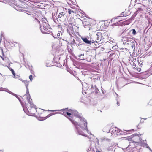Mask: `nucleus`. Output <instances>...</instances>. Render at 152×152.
<instances>
[{
	"mask_svg": "<svg viewBox=\"0 0 152 152\" xmlns=\"http://www.w3.org/2000/svg\"><path fill=\"white\" fill-rule=\"evenodd\" d=\"M70 1L72 2V1L71 0H69Z\"/></svg>",
	"mask_w": 152,
	"mask_h": 152,
	"instance_id": "nucleus-61",
	"label": "nucleus"
},
{
	"mask_svg": "<svg viewBox=\"0 0 152 152\" xmlns=\"http://www.w3.org/2000/svg\"><path fill=\"white\" fill-rule=\"evenodd\" d=\"M3 0H0V2H3Z\"/></svg>",
	"mask_w": 152,
	"mask_h": 152,
	"instance_id": "nucleus-54",
	"label": "nucleus"
},
{
	"mask_svg": "<svg viewBox=\"0 0 152 152\" xmlns=\"http://www.w3.org/2000/svg\"><path fill=\"white\" fill-rule=\"evenodd\" d=\"M54 114L53 113H50L48 114L47 116H46L45 117H44L43 118H44L43 120H45L47 118H48V117L51 116L52 115H53Z\"/></svg>",
	"mask_w": 152,
	"mask_h": 152,
	"instance_id": "nucleus-25",
	"label": "nucleus"
},
{
	"mask_svg": "<svg viewBox=\"0 0 152 152\" xmlns=\"http://www.w3.org/2000/svg\"><path fill=\"white\" fill-rule=\"evenodd\" d=\"M40 28L41 32L43 34H46L48 32H50L51 29L50 25L48 23H40Z\"/></svg>",
	"mask_w": 152,
	"mask_h": 152,
	"instance_id": "nucleus-4",
	"label": "nucleus"
},
{
	"mask_svg": "<svg viewBox=\"0 0 152 152\" xmlns=\"http://www.w3.org/2000/svg\"><path fill=\"white\" fill-rule=\"evenodd\" d=\"M138 10H137V11H141L142 10V9L140 8H138Z\"/></svg>",
	"mask_w": 152,
	"mask_h": 152,
	"instance_id": "nucleus-44",
	"label": "nucleus"
},
{
	"mask_svg": "<svg viewBox=\"0 0 152 152\" xmlns=\"http://www.w3.org/2000/svg\"><path fill=\"white\" fill-rule=\"evenodd\" d=\"M72 12H73V11L71 10H69L68 11V13L69 14H70Z\"/></svg>",
	"mask_w": 152,
	"mask_h": 152,
	"instance_id": "nucleus-35",
	"label": "nucleus"
},
{
	"mask_svg": "<svg viewBox=\"0 0 152 152\" xmlns=\"http://www.w3.org/2000/svg\"><path fill=\"white\" fill-rule=\"evenodd\" d=\"M133 66H134V63H133Z\"/></svg>",
	"mask_w": 152,
	"mask_h": 152,
	"instance_id": "nucleus-62",
	"label": "nucleus"
},
{
	"mask_svg": "<svg viewBox=\"0 0 152 152\" xmlns=\"http://www.w3.org/2000/svg\"><path fill=\"white\" fill-rule=\"evenodd\" d=\"M22 82H23L25 85V86L26 87V88H28V83L27 80H22Z\"/></svg>",
	"mask_w": 152,
	"mask_h": 152,
	"instance_id": "nucleus-24",
	"label": "nucleus"
},
{
	"mask_svg": "<svg viewBox=\"0 0 152 152\" xmlns=\"http://www.w3.org/2000/svg\"><path fill=\"white\" fill-rule=\"evenodd\" d=\"M135 135V134H134L132 135L131 136H129V137H128L126 138V139H127L129 141H133V138L134 137V136Z\"/></svg>",
	"mask_w": 152,
	"mask_h": 152,
	"instance_id": "nucleus-20",
	"label": "nucleus"
},
{
	"mask_svg": "<svg viewBox=\"0 0 152 152\" xmlns=\"http://www.w3.org/2000/svg\"><path fill=\"white\" fill-rule=\"evenodd\" d=\"M81 38L83 41L86 44L91 45V43H94L95 45L97 46L96 44V41L92 39L91 37H89L88 36L85 37H81Z\"/></svg>",
	"mask_w": 152,
	"mask_h": 152,
	"instance_id": "nucleus-6",
	"label": "nucleus"
},
{
	"mask_svg": "<svg viewBox=\"0 0 152 152\" xmlns=\"http://www.w3.org/2000/svg\"><path fill=\"white\" fill-rule=\"evenodd\" d=\"M83 56H84V54H81L79 55L78 56L80 58V59L81 60H84V58H83Z\"/></svg>",
	"mask_w": 152,
	"mask_h": 152,
	"instance_id": "nucleus-27",
	"label": "nucleus"
},
{
	"mask_svg": "<svg viewBox=\"0 0 152 152\" xmlns=\"http://www.w3.org/2000/svg\"><path fill=\"white\" fill-rule=\"evenodd\" d=\"M1 39L0 40V42H1Z\"/></svg>",
	"mask_w": 152,
	"mask_h": 152,
	"instance_id": "nucleus-64",
	"label": "nucleus"
},
{
	"mask_svg": "<svg viewBox=\"0 0 152 152\" xmlns=\"http://www.w3.org/2000/svg\"><path fill=\"white\" fill-rule=\"evenodd\" d=\"M75 78L77 80H79L80 82H81V80H80L76 76Z\"/></svg>",
	"mask_w": 152,
	"mask_h": 152,
	"instance_id": "nucleus-41",
	"label": "nucleus"
},
{
	"mask_svg": "<svg viewBox=\"0 0 152 152\" xmlns=\"http://www.w3.org/2000/svg\"><path fill=\"white\" fill-rule=\"evenodd\" d=\"M90 87V89L91 90V93L95 92L96 94H98L99 91L97 88L96 85L94 86L93 85H91L90 86L88 87V88Z\"/></svg>",
	"mask_w": 152,
	"mask_h": 152,
	"instance_id": "nucleus-9",
	"label": "nucleus"
},
{
	"mask_svg": "<svg viewBox=\"0 0 152 152\" xmlns=\"http://www.w3.org/2000/svg\"><path fill=\"white\" fill-rule=\"evenodd\" d=\"M0 91H6L9 93L15 96H17V95L13 93L12 92L9 90L8 89L6 88H3L2 87L0 88Z\"/></svg>",
	"mask_w": 152,
	"mask_h": 152,
	"instance_id": "nucleus-13",
	"label": "nucleus"
},
{
	"mask_svg": "<svg viewBox=\"0 0 152 152\" xmlns=\"http://www.w3.org/2000/svg\"><path fill=\"white\" fill-rule=\"evenodd\" d=\"M109 127L108 126H107L104 127L103 129V131L106 132L108 133L110 132H109V130L110 129H109Z\"/></svg>",
	"mask_w": 152,
	"mask_h": 152,
	"instance_id": "nucleus-18",
	"label": "nucleus"
},
{
	"mask_svg": "<svg viewBox=\"0 0 152 152\" xmlns=\"http://www.w3.org/2000/svg\"><path fill=\"white\" fill-rule=\"evenodd\" d=\"M87 122L86 120V122H83V123H82L81 124H79L78 126V128L80 131H81L83 132L85 135H82L83 136H86V135L85 134V133L84 132L81 131V130L80 129V128L81 129H82L83 130V131L84 132H86L87 131V132L88 133L90 134L91 135H92V134L88 130V129L87 128Z\"/></svg>",
	"mask_w": 152,
	"mask_h": 152,
	"instance_id": "nucleus-5",
	"label": "nucleus"
},
{
	"mask_svg": "<svg viewBox=\"0 0 152 152\" xmlns=\"http://www.w3.org/2000/svg\"><path fill=\"white\" fill-rule=\"evenodd\" d=\"M123 13H124V12H122L120 15V16H118L116 17H115V19H117L119 17L124 16V14H123Z\"/></svg>",
	"mask_w": 152,
	"mask_h": 152,
	"instance_id": "nucleus-28",
	"label": "nucleus"
},
{
	"mask_svg": "<svg viewBox=\"0 0 152 152\" xmlns=\"http://www.w3.org/2000/svg\"><path fill=\"white\" fill-rule=\"evenodd\" d=\"M104 34H105V36H106V37H105L107 38V37H108V34L107 33H103V35Z\"/></svg>",
	"mask_w": 152,
	"mask_h": 152,
	"instance_id": "nucleus-40",
	"label": "nucleus"
},
{
	"mask_svg": "<svg viewBox=\"0 0 152 152\" xmlns=\"http://www.w3.org/2000/svg\"><path fill=\"white\" fill-rule=\"evenodd\" d=\"M66 115L68 116L67 117H66L73 124L76 129V130L77 133L80 135H85L84 133L81 131H80L78 127V126L79 125L78 123L75 121V119L72 116V113L70 112H66Z\"/></svg>",
	"mask_w": 152,
	"mask_h": 152,
	"instance_id": "nucleus-2",
	"label": "nucleus"
},
{
	"mask_svg": "<svg viewBox=\"0 0 152 152\" xmlns=\"http://www.w3.org/2000/svg\"><path fill=\"white\" fill-rule=\"evenodd\" d=\"M63 31H62L61 34L60 35L59 37L58 38V40H60L62 39V37L63 36Z\"/></svg>",
	"mask_w": 152,
	"mask_h": 152,
	"instance_id": "nucleus-30",
	"label": "nucleus"
},
{
	"mask_svg": "<svg viewBox=\"0 0 152 152\" xmlns=\"http://www.w3.org/2000/svg\"><path fill=\"white\" fill-rule=\"evenodd\" d=\"M56 110H51V111L53 112H54L55 111H56Z\"/></svg>",
	"mask_w": 152,
	"mask_h": 152,
	"instance_id": "nucleus-52",
	"label": "nucleus"
},
{
	"mask_svg": "<svg viewBox=\"0 0 152 152\" xmlns=\"http://www.w3.org/2000/svg\"><path fill=\"white\" fill-rule=\"evenodd\" d=\"M102 90V94H104V93H105V91H104L103 90V89H101Z\"/></svg>",
	"mask_w": 152,
	"mask_h": 152,
	"instance_id": "nucleus-42",
	"label": "nucleus"
},
{
	"mask_svg": "<svg viewBox=\"0 0 152 152\" xmlns=\"http://www.w3.org/2000/svg\"><path fill=\"white\" fill-rule=\"evenodd\" d=\"M1 58L3 60H4V58L3 57H1Z\"/></svg>",
	"mask_w": 152,
	"mask_h": 152,
	"instance_id": "nucleus-57",
	"label": "nucleus"
},
{
	"mask_svg": "<svg viewBox=\"0 0 152 152\" xmlns=\"http://www.w3.org/2000/svg\"><path fill=\"white\" fill-rule=\"evenodd\" d=\"M26 88V94L25 95L26 96H27V97H28V99H31V97L30 96V95L29 94V90H28V88Z\"/></svg>",
	"mask_w": 152,
	"mask_h": 152,
	"instance_id": "nucleus-19",
	"label": "nucleus"
},
{
	"mask_svg": "<svg viewBox=\"0 0 152 152\" xmlns=\"http://www.w3.org/2000/svg\"><path fill=\"white\" fill-rule=\"evenodd\" d=\"M0 75H2V74L0 73Z\"/></svg>",
	"mask_w": 152,
	"mask_h": 152,
	"instance_id": "nucleus-63",
	"label": "nucleus"
},
{
	"mask_svg": "<svg viewBox=\"0 0 152 152\" xmlns=\"http://www.w3.org/2000/svg\"><path fill=\"white\" fill-rule=\"evenodd\" d=\"M41 20L42 23L43 24V23H47V21L45 18H41L40 20Z\"/></svg>",
	"mask_w": 152,
	"mask_h": 152,
	"instance_id": "nucleus-21",
	"label": "nucleus"
},
{
	"mask_svg": "<svg viewBox=\"0 0 152 152\" xmlns=\"http://www.w3.org/2000/svg\"><path fill=\"white\" fill-rule=\"evenodd\" d=\"M146 140H145V142H144V141L143 140L142 142L141 140H140V142H137L135 141V143H137V145H140L142 146L146 147L147 148H149V146H148V145L145 142Z\"/></svg>",
	"mask_w": 152,
	"mask_h": 152,
	"instance_id": "nucleus-11",
	"label": "nucleus"
},
{
	"mask_svg": "<svg viewBox=\"0 0 152 152\" xmlns=\"http://www.w3.org/2000/svg\"><path fill=\"white\" fill-rule=\"evenodd\" d=\"M131 31H132V33L134 35H135L136 34V30L134 29H132L131 30Z\"/></svg>",
	"mask_w": 152,
	"mask_h": 152,
	"instance_id": "nucleus-31",
	"label": "nucleus"
},
{
	"mask_svg": "<svg viewBox=\"0 0 152 152\" xmlns=\"http://www.w3.org/2000/svg\"><path fill=\"white\" fill-rule=\"evenodd\" d=\"M117 104L118 105H119V103L118 101H117Z\"/></svg>",
	"mask_w": 152,
	"mask_h": 152,
	"instance_id": "nucleus-50",
	"label": "nucleus"
},
{
	"mask_svg": "<svg viewBox=\"0 0 152 152\" xmlns=\"http://www.w3.org/2000/svg\"><path fill=\"white\" fill-rule=\"evenodd\" d=\"M96 152H100V151H96Z\"/></svg>",
	"mask_w": 152,
	"mask_h": 152,
	"instance_id": "nucleus-56",
	"label": "nucleus"
},
{
	"mask_svg": "<svg viewBox=\"0 0 152 152\" xmlns=\"http://www.w3.org/2000/svg\"><path fill=\"white\" fill-rule=\"evenodd\" d=\"M17 10L19 11H22L23 12H27L28 13H30V12L29 11H28V9L27 8H20V9H19Z\"/></svg>",
	"mask_w": 152,
	"mask_h": 152,
	"instance_id": "nucleus-17",
	"label": "nucleus"
},
{
	"mask_svg": "<svg viewBox=\"0 0 152 152\" xmlns=\"http://www.w3.org/2000/svg\"><path fill=\"white\" fill-rule=\"evenodd\" d=\"M67 31L69 35L73 37L74 35V31L73 26L71 24H69L67 27Z\"/></svg>",
	"mask_w": 152,
	"mask_h": 152,
	"instance_id": "nucleus-8",
	"label": "nucleus"
},
{
	"mask_svg": "<svg viewBox=\"0 0 152 152\" xmlns=\"http://www.w3.org/2000/svg\"><path fill=\"white\" fill-rule=\"evenodd\" d=\"M96 43L101 44L103 42V39L104 38L102 35V33L100 32H97L96 33Z\"/></svg>",
	"mask_w": 152,
	"mask_h": 152,
	"instance_id": "nucleus-7",
	"label": "nucleus"
},
{
	"mask_svg": "<svg viewBox=\"0 0 152 152\" xmlns=\"http://www.w3.org/2000/svg\"><path fill=\"white\" fill-rule=\"evenodd\" d=\"M152 152V150L149 147V148H148Z\"/></svg>",
	"mask_w": 152,
	"mask_h": 152,
	"instance_id": "nucleus-51",
	"label": "nucleus"
},
{
	"mask_svg": "<svg viewBox=\"0 0 152 152\" xmlns=\"http://www.w3.org/2000/svg\"><path fill=\"white\" fill-rule=\"evenodd\" d=\"M140 118L141 119H142V118ZM146 119H147L146 118H145V119H144V118H143V119H144V120H146Z\"/></svg>",
	"mask_w": 152,
	"mask_h": 152,
	"instance_id": "nucleus-55",
	"label": "nucleus"
},
{
	"mask_svg": "<svg viewBox=\"0 0 152 152\" xmlns=\"http://www.w3.org/2000/svg\"><path fill=\"white\" fill-rule=\"evenodd\" d=\"M108 139L107 138H104V139H103V140H102V141H104V140H108Z\"/></svg>",
	"mask_w": 152,
	"mask_h": 152,
	"instance_id": "nucleus-45",
	"label": "nucleus"
},
{
	"mask_svg": "<svg viewBox=\"0 0 152 152\" xmlns=\"http://www.w3.org/2000/svg\"><path fill=\"white\" fill-rule=\"evenodd\" d=\"M67 110V111L69 112H71L72 113V116H74L76 118H78L80 120V122L79 124H81L83 122H86V120L84 118L82 117L81 115L77 111L75 110H72L69 109L68 110V108H66L65 109H62L60 110L61 111H63L64 110Z\"/></svg>",
	"mask_w": 152,
	"mask_h": 152,
	"instance_id": "nucleus-3",
	"label": "nucleus"
},
{
	"mask_svg": "<svg viewBox=\"0 0 152 152\" xmlns=\"http://www.w3.org/2000/svg\"><path fill=\"white\" fill-rule=\"evenodd\" d=\"M23 110L24 112L28 115H30V114H33L32 113H30V112L28 110V109L27 108H25L23 105H22Z\"/></svg>",
	"mask_w": 152,
	"mask_h": 152,
	"instance_id": "nucleus-16",
	"label": "nucleus"
},
{
	"mask_svg": "<svg viewBox=\"0 0 152 152\" xmlns=\"http://www.w3.org/2000/svg\"><path fill=\"white\" fill-rule=\"evenodd\" d=\"M109 132H110L111 133L112 135L115 134L117 135H118V133L120 132V130L118 128L115 127L110 129L109 130Z\"/></svg>",
	"mask_w": 152,
	"mask_h": 152,
	"instance_id": "nucleus-10",
	"label": "nucleus"
},
{
	"mask_svg": "<svg viewBox=\"0 0 152 152\" xmlns=\"http://www.w3.org/2000/svg\"><path fill=\"white\" fill-rule=\"evenodd\" d=\"M63 115L64 116H66V112H63Z\"/></svg>",
	"mask_w": 152,
	"mask_h": 152,
	"instance_id": "nucleus-43",
	"label": "nucleus"
},
{
	"mask_svg": "<svg viewBox=\"0 0 152 152\" xmlns=\"http://www.w3.org/2000/svg\"><path fill=\"white\" fill-rule=\"evenodd\" d=\"M136 70L137 71H138L139 72H140V71L141 70V69L140 68H136Z\"/></svg>",
	"mask_w": 152,
	"mask_h": 152,
	"instance_id": "nucleus-36",
	"label": "nucleus"
},
{
	"mask_svg": "<svg viewBox=\"0 0 152 152\" xmlns=\"http://www.w3.org/2000/svg\"><path fill=\"white\" fill-rule=\"evenodd\" d=\"M35 3H38V1H35Z\"/></svg>",
	"mask_w": 152,
	"mask_h": 152,
	"instance_id": "nucleus-59",
	"label": "nucleus"
},
{
	"mask_svg": "<svg viewBox=\"0 0 152 152\" xmlns=\"http://www.w3.org/2000/svg\"><path fill=\"white\" fill-rule=\"evenodd\" d=\"M52 16H53V19H54V18H53V16H54V15L53 14V13H52Z\"/></svg>",
	"mask_w": 152,
	"mask_h": 152,
	"instance_id": "nucleus-53",
	"label": "nucleus"
},
{
	"mask_svg": "<svg viewBox=\"0 0 152 152\" xmlns=\"http://www.w3.org/2000/svg\"><path fill=\"white\" fill-rule=\"evenodd\" d=\"M53 34V36L54 37V38H56V35H54Z\"/></svg>",
	"mask_w": 152,
	"mask_h": 152,
	"instance_id": "nucleus-46",
	"label": "nucleus"
},
{
	"mask_svg": "<svg viewBox=\"0 0 152 152\" xmlns=\"http://www.w3.org/2000/svg\"><path fill=\"white\" fill-rule=\"evenodd\" d=\"M64 13L63 12H62L61 13H60L58 15V16L56 17L57 19H58V18H61L64 15Z\"/></svg>",
	"mask_w": 152,
	"mask_h": 152,
	"instance_id": "nucleus-23",
	"label": "nucleus"
},
{
	"mask_svg": "<svg viewBox=\"0 0 152 152\" xmlns=\"http://www.w3.org/2000/svg\"><path fill=\"white\" fill-rule=\"evenodd\" d=\"M45 66L47 67H50V65H49V64L47 63H46V64H45Z\"/></svg>",
	"mask_w": 152,
	"mask_h": 152,
	"instance_id": "nucleus-39",
	"label": "nucleus"
},
{
	"mask_svg": "<svg viewBox=\"0 0 152 152\" xmlns=\"http://www.w3.org/2000/svg\"><path fill=\"white\" fill-rule=\"evenodd\" d=\"M141 140L142 139L141 138H140V137L137 134H135V135L134 137L133 138V142H135H135L133 141L137 142V141L138 140H139L140 141V140Z\"/></svg>",
	"mask_w": 152,
	"mask_h": 152,
	"instance_id": "nucleus-14",
	"label": "nucleus"
},
{
	"mask_svg": "<svg viewBox=\"0 0 152 152\" xmlns=\"http://www.w3.org/2000/svg\"><path fill=\"white\" fill-rule=\"evenodd\" d=\"M126 131H127V132H131V131H134V129H132V130H128V131H126Z\"/></svg>",
	"mask_w": 152,
	"mask_h": 152,
	"instance_id": "nucleus-49",
	"label": "nucleus"
},
{
	"mask_svg": "<svg viewBox=\"0 0 152 152\" xmlns=\"http://www.w3.org/2000/svg\"><path fill=\"white\" fill-rule=\"evenodd\" d=\"M27 99L28 101V103L30 104V107L31 108H34V110L36 111V109L37 108L36 107V106L34 105L32 102V99H28V97H27Z\"/></svg>",
	"mask_w": 152,
	"mask_h": 152,
	"instance_id": "nucleus-12",
	"label": "nucleus"
},
{
	"mask_svg": "<svg viewBox=\"0 0 152 152\" xmlns=\"http://www.w3.org/2000/svg\"><path fill=\"white\" fill-rule=\"evenodd\" d=\"M2 35V34H1V37Z\"/></svg>",
	"mask_w": 152,
	"mask_h": 152,
	"instance_id": "nucleus-60",
	"label": "nucleus"
},
{
	"mask_svg": "<svg viewBox=\"0 0 152 152\" xmlns=\"http://www.w3.org/2000/svg\"><path fill=\"white\" fill-rule=\"evenodd\" d=\"M149 72L151 73V74H152V68L151 67L149 70Z\"/></svg>",
	"mask_w": 152,
	"mask_h": 152,
	"instance_id": "nucleus-38",
	"label": "nucleus"
},
{
	"mask_svg": "<svg viewBox=\"0 0 152 152\" xmlns=\"http://www.w3.org/2000/svg\"><path fill=\"white\" fill-rule=\"evenodd\" d=\"M123 44L125 46V48H122L123 50H126V51L128 52L129 49H132L134 50L135 48V41L130 37H125L123 38L122 39Z\"/></svg>",
	"mask_w": 152,
	"mask_h": 152,
	"instance_id": "nucleus-1",
	"label": "nucleus"
},
{
	"mask_svg": "<svg viewBox=\"0 0 152 152\" xmlns=\"http://www.w3.org/2000/svg\"><path fill=\"white\" fill-rule=\"evenodd\" d=\"M16 98H18V99L19 100V101L21 103V104L22 105H23V104H22V103L21 102V99H20V98L19 97H18V96H17H17H15Z\"/></svg>",
	"mask_w": 152,
	"mask_h": 152,
	"instance_id": "nucleus-33",
	"label": "nucleus"
},
{
	"mask_svg": "<svg viewBox=\"0 0 152 152\" xmlns=\"http://www.w3.org/2000/svg\"><path fill=\"white\" fill-rule=\"evenodd\" d=\"M113 19H112L111 20V21H113Z\"/></svg>",
	"mask_w": 152,
	"mask_h": 152,
	"instance_id": "nucleus-58",
	"label": "nucleus"
},
{
	"mask_svg": "<svg viewBox=\"0 0 152 152\" xmlns=\"http://www.w3.org/2000/svg\"><path fill=\"white\" fill-rule=\"evenodd\" d=\"M62 31L59 32L56 34V38L58 39L60 35L61 34Z\"/></svg>",
	"mask_w": 152,
	"mask_h": 152,
	"instance_id": "nucleus-26",
	"label": "nucleus"
},
{
	"mask_svg": "<svg viewBox=\"0 0 152 152\" xmlns=\"http://www.w3.org/2000/svg\"><path fill=\"white\" fill-rule=\"evenodd\" d=\"M10 69V71H11L13 75L14 78H17L18 76L17 75H15V72L13 69H12V68H11Z\"/></svg>",
	"mask_w": 152,
	"mask_h": 152,
	"instance_id": "nucleus-22",
	"label": "nucleus"
},
{
	"mask_svg": "<svg viewBox=\"0 0 152 152\" xmlns=\"http://www.w3.org/2000/svg\"><path fill=\"white\" fill-rule=\"evenodd\" d=\"M81 44H76V46L78 47H80V46L82 45Z\"/></svg>",
	"mask_w": 152,
	"mask_h": 152,
	"instance_id": "nucleus-37",
	"label": "nucleus"
},
{
	"mask_svg": "<svg viewBox=\"0 0 152 152\" xmlns=\"http://www.w3.org/2000/svg\"><path fill=\"white\" fill-rule=\"evenodd\" d=\"M118 23H113L112 24V26H116L117 25H118Z\"/></svg>",
	"mask_w": 152,
	"mask_h": 152,
	"instance_id": "nucleus-34",
	"label": "nucleus"
},
{
	"mask_svg": "<svg viewBox=\"0 0 152 152\" xmlns=\"http://www.w3.org/2000/svg\"><path fill=\"white\" fill-rule=\"evenodd\" d=\"M136 16V14H134L133 16H132V19H133V18H134V17H135V16Z\"/></svg>",
	"mask_w": 152,
	"mask_h": 152,
	"instance_id": "nucleus-47",
	"label": "nucleus"
},
{
	"mask_svg": "<svg viewBox=\"0 0 152 152\" xmlns=\"http://www.w3.org/2000/svg\"><path fill=\"white\" fill-rule=\"evenodd\" d=\"M61 39L62 40H63V41H66V42H68V41H67V38L66 37H65L64 36V35H63V37H62V39Z\"/></svg>",
	"mask_w": 152,
	"mask_h": 152,
	"instance_id": "nucleus-29",
	"label": "nucleus"
},
{
	"mask_svg": "<svg viewBox=\"0 0 152 152\" xmlns=\"http://www.w3.org/2000/svg\"><path fill=\"white\" fill-rule=\"evenodd\" d=\"M123 24H127V23H126V21H124V23Z\"/></svg>",
	"mask_w": 152,
	"mask_h": 152,
	"instance_id": "nucleus-48",
	"label": "nucleus"
},
{
	"mask_svg": "<svg viewBox=\"0 0 152 152\" xmlns=\"http://www.w3.org/2000/svg\"><path fill=\"white\" fill-rule=\"evenodd\" d=\"M32 16L33 18H34L37 22L40 24V23L39 20H40V18L36 15H34Z\"/></svg>",
	"mask_w": 152,
	"mask_h": 152,
	"instance_id": "nucleus-15",
	"label": "nucleus"
},
{
	"mask_svg": "<svg viewBox=\"0 0 152 152\" xmlns=\"http://www.w3.org/2000/svg\"><path fill=\"white\" fill-rule=\"evenodd\" d=\"M29 79H30V80L31 81H32V80L33 79L32 78V75H30V76H29Z\"/></svg>",
	"mask_w": 152,
	"mask_h": 152,
	"instance_id": "nucleus-32",
	"label": "nucleus"
}]
</instances>
